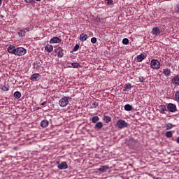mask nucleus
<instances>
[{"instance_id":"f257e3e1","label":"nucleus","mask_w":179,"mask_h":179,"mask_svg":"<svg viewBox=\"0 0 179 179\" xmlns=\"http://www.w3.org/2000/svg\"><path fill=\"white\" fill-rule=\"evenodd\" d=\"M116 127L119 129H124V128H128L129 124L128 122H127L124 120H119L116 122Z\"/></svg>"},{"instance_id":"f03ea898","label":"nucleus","mask_w":179,"mask_h":179,"mask_svg":"<svg viewBox=\"0 0 179 179\" xmlns=\"http://www.w3.org/2000/svg\"><path fill=\"white\" fill-rule=\"evenodd\" d=\"M70 96H64L63 98H62L59 101V105L60 106V107H66V106H68V104L69 103V101L71 100Z\"/></svg>"},{"instance_id":"7ed1b4c3","label":"nucleus","mask_w":179,"mask_h":179,"mask_svg":"<svg viewBox=\"0 0 179 179\" xmlns=\"http://www.w3.org/2000/svg\"><path fill=\"white\" fill-rule=\"evenodd\" d=\"M150 68L152 69H160V62L157 59H152L150 62Z\"/></svg>"},{"instance_id":"20e7f679","label":"nucleus","mask_w":179,"mask_h":179,"mask_svg":"<svg viewBox=\"0 0 179 179\" xmlns=\"http://www.w3.org/2000/svg\"><path fill=\"white\" fill-rule=\"evenodd\" d=\"M26 54V49L24 48H15V55H17L18 57H20L22 55H24Z\"/></svg>"},{"instance_id":"39448f33","label":"nucleus","mask_w":179,"mask_h":179,"mask_svg":"<svg viewBox=\"0 0 179 179\" xmlns=\"http://www.w3.org/2000/svg\"><path fill=\"white\" fill-rule=\"evenodd\" d=\"M56 163L58 164L57 169H59V170H66V169H68V163H66V162L59 163V161H57Z\"/></svg>"},{"instance_id":"423d86ee","label":"nucleus","mask_w":179,"mask_h":179,"mask_svg":"<svg viewBox=\"0 0 179 179\" xmlns=\"http://www.w3.org/2000/svg\"><path fill=\"white\" fill-rule=\"evenodd\" d=\"M168 111L170 113H176L177 111V106L174 103H169L167 105Z\"/></svg>"},{"instance_id":"0eeeda50","label":"nucleus","mask_w":179,"mask_h":179,"mask_svg":"<svg viewBox=\"0 0 179 179\" xmlns=\"http://www.w3.org/2000/svg\"><path fill=\"white\" fill-rule=\"evenodd\" d=\"M41 78V75L39 73H34L31 76L30 80H32V82H37L40 80V78Z\"/></svg>"},{"instance_id":"6e6552de","label":"nucleus","mask_w":179,"mask_h":179,"mask_svg":"<svg viewBox=\"0 0 179 179\" xmlns=\"http://www.w3.org/2000/svg\"><path fill=\"white\" fill-rule=\"evenodd\" d=\"M62 40L61 38H59V37L58 36H55V37H53L52 38H51L50 40V44H58L59 43H61Z\"/></svg>"},{"instance_id":"1a4fd4ad","label":"nucleus","mask_w":179,"mask_h":179,"mask_svg":"<svg viewBox=\"0 0 179 179\" xmlns=\"http://www.w3.org/2000/svg\"><path fill=\"white\" fill-rule=\"evenodd\" d=\"M7 51L9 54H13L15 55L16 52V48L14 45H10L7 48Z\"/></svg>"},{"instance_id":"9d476101","label":"nucleus","mask_w":179,"mask_h":179,"mask_svg":"<svg viewBox=\"0 0 179 179\" xmlns=\"http://www.w3.org/2000/svg\"><path fill=\"white\" fill-rule=\"evenodd\" d=\"M171 82L173 85H176V86H179V76L173 77Z\"/></svg>"},{"instance_id":"9b49d317","label":"nucleus","mask_w":179,"mask_h":179,"mask_svg":"<svg viewBox=\"0 0 179 179\" xmlns=\"http://www.w3.org/2000/svg\"><path fill=\"white\" fill-rule=\"evenodd\" d=\"M108 169H110V166H108V165H105V166H101L100 168H99L98 170L101 173H106L107 170H108Z\"/></svg>"},{"instance_id":"f8f14e48","label":"nucleus","mask_w":179,"mask_h":179,"mask_svg":"<svg viewBox=\"0 0 179 179\" xmlns=\"http://www.w3.org/2000/svg\"><path fill=\"white\" fill-rule=\"evenodd\" d=\"M153 36H159L160 34V29L159 27H154L152 30Z\"/></svg>"},{"instance_id":"ddd939ff","label":"nucleus","mask_w":179,"mask_h":179,"mask_svg":"<svg viewBox=\"0 0 179 179\" xmlns=\"http://www.w3.org/2000/svg\"><path fill=\"white\" fill-rule=\"evenodd\" d=\"M159 111L160 113V114H165V111H167V108H166V106L164 105H160L159 106Z\"/></svg>"},{"instance_id":"4468645a","label":"nucleus","mask_w":179,"mask_h":179,"mask_svg":"<svg viewBox=\"0 0 179 179\" xmlns=\"http://www.w3.org/2000/svg\"><path fill=\"white\" fill-rule=\"evenodd\" d=\"M52 50H54L52 45H47L45 47V51H47V52H52Z\"/></svg>"},{"instance_id":"2eb2a0df","label":"nucleus","mask_w":179,"mask_h":179,"mask_svg":"<svg viewBox=\"0 0 179 179\" xmlns=\"http://www.w3.org/2000/svg\"><path fill=\"white\" fill-rule=\"evenodd\" d=\"M48 120H43L41 122V127H42V128H47V127H48Z\"/></svg>"},{"instance_id":"dca6fc26","label":"nucleus","mask_w":179,"mask_h":179,"mask_svg":"<svg viewBox=\"0 0 179 179\" xmlns=\"http://www.w3.org/2000/svg\"><path fill=\"white\" fill-rule=\"evenodd\" d=\"M146 57H145V55L143 53H141V55L137 56V62H142L143 59H145Z\"/></svg>"},{"instance_id":"f3484780","label":"nucleus","mask_w":179,"mask_h":179,"mask_svg":"<svg viewBox=\"0 0 179 179\" xmlns=\"http://www.w3.org/2000/svg\"><path fill=\"white\" fill-rule=\"evenodd\" d=\"M132 87V85L130 83L126 84V86L123 89V92H129Z\"/></svg>"},{"instance_id":"a211bd4d","label":"nucleus","mask_w":179,"mask_h":179,"mask_svg":"<svg viewBox=\"0 0 179 179\" xmlns=\"http://www.w3.org/2000/svg\"><path fill=\"white\" fill-rule=\"evenodd\" d=\"M102 128H103V122H99L96 123L94 126L95 129H101Z\"/></svg>"},{"instance_id":"6ab92c4d","label":"nucleus","mask_w":179,"mask_h":179,"mask_svg":"<svg viewBox=\"0 0 179 179\" xmlns=\"http://www.w3.org/2000/svg\"><path fill=\"white\" fill-rule=\"evenodd\" d=\"M80 41H86L87 40V35L86 34H82L80 35Z\"/></svg>"},{"instance_id":"aec40b11","label":"nucleus","mask_w":179,"mask_h":179,"mask_svg":"<svg viewBox=\"0 0 179 179\" xmlns=\"http://www.w3.org/2000/svg\"><path fill=\"white\" fill-rule=\"evenodd\" d=\"M163 73L165 76H170V75L171 74V70L169 69H164Z\"/></svg>"},{"instance_id":"412c9836","label":"nucleus","mask_w":179,"mask_h":179,"mask_svg":"<svg viewBox=\"0 0 179 179\" xmlns=\"http://www.w3.org/2000/svg\"><path fill=\"white\" fill-rule=\"evenodd\" d=\"M57 57L58 58H62V57H64V50L61 48L59 52H57Z\"/></svg>"},{"instance_id":"4be33fe9","label":"nucleus","mask_w":179,"mask_h":179,"mask_svg":"<svg viewBox=\"0 0 179 179\" xmlns=\"http://www.w3.org/2000/svg\"><path fill=\"white\" fill-rule=\"evenodd\" d=\"M100 120V117H99V116H94L91 121L93 124H96V122H97V121Z\"/></svg>"},{"instance_id":"5701e85b","label":"nucleus","mask_w":179,"mask_h":179,"mask_svg":"<svg viewBox=\"0 0 179 179\" xmlns=\"http://www.w3.org/2000/svg\"><path fill=\"white\" fill-rule=\"evenodd\" d=\"M14 97L15 99H20V97H22V94L20 92L17 91L14 93Z\"/></svg>"},{"instance_id":"b1692460","label":"nucleus","mask_w":179,"mask_h":179,"mask_svg":"<svg viewBox=\"0 0 179 179\" xmlns=\"http://www.w3.org/2000/svg\"><path fill=\"white\" fill-rule=\"evenodd\" d=\"M103 121L106 124H108V122H111V117H110V116H105L103 117Z\"/></svg>"},{"instance_id":"393cba45","label":"nucleus","mask_w":179,"mask_h":179,"mask_svg":"<svg viewBox=\"0 0 179 179\" xmlns=\"http://www.w3.org/2000/svg\"><path fill=\"white\" fill-rule=\"evenodd\" d=\"M124 110L125 111H131L132 110V106L129 104H126L124 106Z\"/></svg>"},{"instance_id":"a878e982","label":"nucleus","mask_w":179,"mask_h":179,"mask_svg":"<svg viewBox=\"0 0 179 179\" xmlns=\"http://www.w3.org/2000/svg\"><path fill=\"white\" fill-rule=\"evenodd\" d=\"M175 127L173 124L171 123H167L166 128V131H170V129H173V127Z\"/></svg>"},{"instance_id":"bb28decb","label":"nucleus","mask_w":179,"mask_h":179,"mask_svg":"<svg viewBox=\"0 0 179 179\" xmlns=\"http://www.w3.org/2000/svg\"><path fill=\"white\" fill-rule=\"evenodd\" d=\"M165 136L166 138H173V131H168L165 134Z\"/></svg>"},{"instance_id":"cd10ccee","label":"nucleus","mask_w":179,"mask_h":179,"mask_svg":"<svg viewBox=\"0 0 179 179\" xmlns=\"http://www.w3.org/2000/svg\"><path fill=\"white\" fill-rule=\"evenodd\" d=\"M18 36L20 37H23V36H26V31H24V29H21L19 32H18Z\"/></svg>"},{"instance_id":"c85d7f7f","label":"nucleus","mask_w":179,"mask_h":179,"mask_svg":"<svg viewBox=\"0 0 179 179\" xmlns=\"http://www.w3.org/2000/svg\"><path fill=\"white\" fill-rule=\"evenodd\" d=\"M122 43L123 44H124V45H128V44L129 43V40L127 38H124L122 40Z\"/></svg>"},{"instance_id":"c756f323","label":"nucleus","mask_w":179,"mask_h":179,"mask_svg":"<svg viewBox=\"0 0 179 179\" xmlns=\"http://www.w3.org/2000/svg\"><path fill=\"white\" fill-rule=\"evenodd\" d=\"M91 107H92V108H96V107H99V102L94 101L92 103Z\"/></svg>"},{"instance_id":"7c9ffc66","label":"nucleus","mask_w":179,"mask_h":179,"mask_svg":"<svg viewBox=\"0 0 179 179\" xmlns=\"http://www.w3.org/2000/svg\"><path fill=\"white\" fill-rule=\"evenodd\" d=\"M1 89L3 92H8L9 90V87H6V85H2Z\"/></svg>"},{"instance_id":"2f4dec72","label":"nucleus","mask_w":179,"mask_h":179,"mask_svg":"<svg viewBox=\"0 0 179 179\" xmlns=\"http://www.w3.org/2000/svg\"><path fill=\"white\" fill-rule=\"evenodd\" d=\"M71 65L73 68H79L80 66V64L78 62L72 63Z\"/></svg>"},{"instance_id":"473e14b6","label":"nucleus","mask_w":179,"mask_h":179,"mask_svg":"<svg viewBox=\"0 0 179 179\" xmlns=\"http://www.w3.org/2000/svg\"><path fill=\"white\" fill-rule=\"evenodd\" d=\"M91 43H92V44H96V43H97V38L96 37L92 38Z\"/></svg>"},{"instance_id":"72a5a7b5","label":"nucleus","mask_w":179,"mask_h":179,"mask_svg":"<svg viewBox=\"0 0 179 179\" xmlns=\"http://www.w3.org/2000/svg\"><path fill=\"white\" fill-rule=\"evenodd\" d=\"M175 97H176L177 101H178V103H179V92H176L175 94Z\"/></svg>"},{"instance_id":"f704fd0d","label":"nucleus","mask_w":179,"mask_h":179,"mask_svg":"<svg viewBox=\"0 0 179 179\" xmlns=\"http://www.w3.org/2000/svg\"><path fill=\"white\" fill-rule=\"evenodd\" d=\"M79 50V45L76 44L73 48V51H78Z\"/></svg>"},{"instance_id":"c9c22d12","label":"nucleus","mask_w":179,"mask_h":179,"mask_svg":"<svg viewBox=\"0 0 179 179\" xmlns=\"http://www.w3.org/2000/svg\"><path fill=\"white\" fill-rule=\"evenodd\" d=\"M139 82H141V83H143V82H145V78L144 77H140L139 78Z\"/></svg>"},{"instance_id":"e433bc0d","label":"nucleus","mask_w":179,"mask_h":179,"mask_svg":"<svg viewBox=\"0 0 179 179\" xmlns=\"http://www.w3.org/2000/svg\"><path fill=\"white\" fill-rule=\"evenodd\" d=\"M27 3H33L34 0H24Z\"/></svg>"},{"instance_id":"4c0bfd02","label":"nucleus","mask_w":179,"mask_h":179,"mask_svg":"<svg viewBox=\"0 0 179 179\" xmlns=\"http://www.w3.org/2000/svg\"><path fill=\"white\" fill-rule=\"evenodd\" d=\"M95 22H96V23H100V22H101V20H100V18H99V17H96V18L95 19Z\"/></svg>"},{"instance_id":"58836bf2","label":"nucleus","mask_w":179,"mask_h":179,"mask_svg":"<svg viewBox=\"0 0 179 179\" xmlns=\"http://www.w3.org/2000/svg\"><path fill=\"white\" fill-rule=\"evenodd\" d=\"M30 27H27L26 28H24V31H25V33H26V31H30Z\"/></svg>"},{"instance_id":"ea45409f","label":"nucleus","mask_w":179,"mask_h":179,"mask_svg":"<svg viewBox=\"0 0 179 179\" xmlns=\"http://www.w3.org/2000/svg\"><path fill=\"white\" fill-rule=\"evenodd\" d=\"M113 2L114 1L113 0H108V5H113Z\"/></svg>"},{"instance_id":"a19ab883","label":"nucleus","mask_w":179,"mask_h":179,"mask_svg":"<svg viewBox=\"0 0 179 179\" xmlns=\"http://www.w3.org/2000/svg\"><path fill=\"white\" fill-rule=\"evenodd\" d=\"M60 49H61V47H59V48L55 49V50H54V52H58Z\"/></svg>"},{"instance_id":"79ce46f5","label":"nucleus","mask_w":179,"mask_h":179,"mask_svg":"<svg viewBox=\"0 0 179 179\" xmlns=\"http://www.w3.org/2000/svg\"><path fill=\"white\" fill-rule=\"evenodd\" d=\"M47 104V101H44L41 103V106H45Z\"/></svg>"},{"instance_id":"37998d69","label":"nucleus","mask_w":179,"mask_h":179,"mask_svg":"<svg viewBox=\"0 0 179 179\" xmlns=\"http://www.w3.org/2000/svg\"><path fill=\"white\" fill-rule=\"evenodd\" d=\"M176 12H179V5H177L176 6Z\"/></svg>"},{"instance_id":"c03bdc74","label":"nucleus","mask_w":179,"mask_h":179,"mask_svg":"<svg viewBox=\"0 0 179 179\" xmlns=\"http://www.w3.org/2000/svg\"><path fill=\"white\" fill-rule=\"evenodd\" d=\"M176 142H177V143H179V137L177 138Z\"/></svg>"},{"instance_id":"a18cd8bd","label":"nucleus","mask_w":179,"mask_h":179,"mask_svg":"<svg viewBox=\"0 0 179 179\" xmlns=\"http://www.w3.org/2000/svg\"><path fill=\"white\" fill-rule=\"evenodd\" d=\"M2 5V0H0V6Z\"/></svg>"},{"instance_id":"49530a36","label":"nucleus","mask_w":179,"mask_h":179,"mask_svg":"<svg viewBox=\"0 0 179 179\" xmlns=\"http://www.w3.org/2000/svg\"><path fill=\"white\" fill-rule=\"evenodd\" d=\"M36 1H41V0H36Z\"/></svg>"}]
</instances>
